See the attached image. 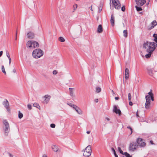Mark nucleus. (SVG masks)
<instances>
[{"mask_svg":"<svg viewBox=\"0 0 157 157\" xmlns=\"http://www.w3.org/2000/svg\"><path fill=\"white\" fill-rule=\"evenodd\" d=\"M8 59H9V64H10V63H11V58H10Z\"/></svg>","mask_w":157,"mask_h":157,"instance_id":"obj_54","label":"nucleus"},{"mask_svg":"<svg viewBox=\"0 0 157 157\" xmlns=\"http://www.w3.org/2000/svg\"><path fill=\"white\" fill-rule=\"evenodd\" d=\"M103 31V29L102 25H99L97 29V32L98 33H101Z\"/></svg>","mask_w":157,"mask_h":157,"instance_id":"obj_19","label":"nucleus"},{"mask_svg":"<svg viewBox=\"0 0 157 157\" xmlns=\"http://www.w3.org/2000/svg\"><path fill=\"white\" fill-rule=\"evenodd\" d=\"M153 36L154 38L153 40L155 42L157 41V34H154L153 35Z\"/></svg>","mask_w":157,"mask_h":157,"instance_id":"obj_31","label":"nucleus"},{"mask_svg":"<svg viewBox=\"0 0 157 157\" xmlns=\"http://www.w3.org/2000/svg\"><path fill=\"white\" fill-rule=\"evenodd\" d=\"M135 1L137 6H142L146 3V1L145 0H135Z\"/></svg>","mask_w":157,"mask_h":157,"instance_id":"obj_9","label":"nucleus"},{"mask_svg":"<svg viewBox=\"0 0 157 157\" xmlns=\"http://www.w3.org/2000/svg\"><path fill=\"white\" fill-rule=\"evenodd\" d=\"M124 36L125 37H127L128 36V33L127 30H124L123 32Z\"/></svg>","mask_w":157,"mask_h":157,"instance_id":"obj_25","label":"nucleus"},{"mask_svg":"<svg viewBox=\"0 0 157 157\" xmlns=\"http://www.w3.org/2000/svg\"><path fill=\"white\" fill-rule=\"evenodd\" d=\"M105 119L106 120H107L108 121L110 120V119L109 118L107 117H105Z\"/></svg>","mask_w":157,"mask_h":157,"instance_id":"obj_55","label":"nucleus"},{"mask_svg":"<svg viewBox=\"0 0 157 157\" xmlns=\"http://www.w3.org/2000/svg\"><path fill=\"white\" fill-rule=\"evenodd\" d=\"M74 109L79 114H82V112L81 109L78 106H76L74 108Z\"/></svg>","mask_w":157,"mask_h":157,"instance_id":"obj_14","label":"nucleus"},{"mask_svg":"<svg viewBox=\"0 0 157 157\" xmlns=\"http://www.w3.org/2000/svg\"><path fill=\"white\" fill-rule=\"evenodd\" d=\"M96 92L97 93H99L101 91V88H100L99 87H97L96 88Z\"/></svg>","mask_w":157,"mask_h":157,"instance_id":"obj_30","label":"nucleus"},{"mask_svg":"<svg viewBox=\"0 0 157 157\" xmlns=\"http://www.w3.org/2000/svg\"><path fill=\"white\" fill-rule=\"evenodd\" d=\"M3 104L5 108L7 109V111L9 112L10 110V109L8 101L7 100H6L5 101H3Z\"/></svg>","mask_w":157,"mask_h":157,"instance_id":"obj_10","label":"nucleus"},{"mask_svg":"<svg viewBox=\"0 0 157 157\" xmlns=\"http://www.w3.org/2000/svg\"><path fill=\"white\" fill-rule=\"evenodd\" d=\"M113 112L116 114H118L119 115L121 114V110L117 109V106L116 105H114L113 106Z\"/></svg>","mask_w":157,"mask_h":157,"instance_id":"obj_11","label":"nucleus"},{"mask_svg":"<svg viewBox=\"0 0 157 157\" xmlns=\"http://www.w3.org/2000/svg\"><path fill=\"white\" fill-rule=\"evenodd\" d=\"M55 126L56 125L54 124H50V127L52 128H55Z\"/></svg>","mask_w":157,"mask_h":157,"instance_id":"obj_42","label":"nucleus"},{"mask_svg":"<svg viewBox=\"0 0 157 157\" xmlns=\"http://www.w3.org/2000/svg\"><path fill=\"white\" fill-rule=\"evenodd\" d=\"M138 145L136 143H132L130 144L129 150L130 151H134L135 149H136Z\"/></svg>","mask_w":157,"mask_h":157,"instance_id":"obj_7","label":"nucleus"},{"mask_svg":"<svg viewBox=\"0 0 157 157\" xmlns=\"http://www.w3.org/2000/svg\"><path fill=\"white\" fill-rule=\"evenodd\" d=\"M67 105H68L72 107L74 109L75 108V107L76 106V105H74L73 104H72L71 103L68 102L67 103Z\"/></svg>","mask_w":157,"mask_h":157,"instance_id":"obj_23","label":"nucleus"},{"mask_svg":"<svg viewBox=\"0 0 157 157\" xmlns=\"http://www.w3.org/2000/svg\"><path fill=\"white\" fill-rule=\"evenodd\" d=\"M44 54V52L39 48L36 49L33 52V57L35 59H38L42 56Z\"/></svg>","mask_w":157,"mask_h":157,"instance_id":"obj_2","label":"nucleus"},{"mask_svg":"<svg viewBox=\"0 0 157 157\" xmlns=\"http://www.w3.org/2000/svg\"><path fill=\"white\" fill-rule=\"evenodd\" d=\"M69 91L70 92V95L71 97H74L75 96L74 94V89L73 88H69Z\"/></svg>","mask_w":157,"mask_h":157,"instance_id":"obj_17","label":"nucleus"},{"mask_svg":"<svg viewBox=\"0 0 157 157\" xmlns=\"http://www.w3.org/2000/svg\"><path fill=\"white\" fill-rule=\"evenodd\" d=\"M156 47L157 44L154 42L147 41L143 45V47L146 49L147 52H153Z\"/></svg>","mask_w":157,"mask_h":157,"instance_id":"obj_1","label":"nucleus"},{"mask_svg":"<svg viewBox=\"0 0 157 157\" xmlns=\"http://www.w3.org/2000/svg\"><path fill=\"white\" fill-rule=\"evenodd\" d=\"M6 56L8 57V59L10 58L9 54L8 52H6Z\"/></svg>","mask_w":157,"mask_h":157,"instance_id":"obj_47","label":"nucleus"},{"mask_svg":"<svg viewBox=\"0 0 157 157\" xmlns=\"http://www.w3.org/2000/svg\"><path fill=\"white\" fill-rule=\"evenodd\" d=\"M149 95H147V96H150V97H151V96L153 95V94L152 93V90H151L148 93Z\"/></svg>","mask_w":157,"mask_h":157,"instance_id":"obj_39","label":"nucleus"},{"mask_svg":"<svg viewBox=\"0 0 157 157\" xmlns=\"http://www.w3.org/2000/svg\"><path fill=\"white\" fill-rule=\"evenodd\" d=\"M33 106L35 107H36L39 109H40V106L37 103H34L33 104Z\"/></svg>","mask_w":157,"mask_h":157,"instance_id":"obj_29","label":"nucleus"},{"mask_svg":"<svg viewBox=\"0 0 157 157\" xmlns=\"http://www.w3.org/2000/svg\"><path fill=\"white\" fill-rule=\"evenodd\" d=\"M152 24L154 26H152L151 27V28H153L154 27V26H156L157 25V22L156 21H153L152 23Z\"/></svg>","mask_w":157,"mask_h":157,"instance_id":"obj_27","label":"nucleus"},{"mask_svg":"<svg viewBox=\"0 0 157 157\" xmlns=\"http://www.w3.org/2000/svg\"><path fill=\"white\" fill-rule=\"evenodd\" d=\"M123 155H124L126 157H132L127 152L124 153Z\"/></svg>","mask_w":157,"mask_h":157,"instance_id":"obj_36","label":"nucleus"},{"mask_svg":"<svg viewBox=\"0 0 157 157\" xmlns=\"http://www.w3.org/2000/svg\"><path fill=\"white\" fill-rule=\"evenodd\" d=\"M110 21L111 25L113 26L114 25L115 17L113 14H112L111 15Z\"/></svg>","mask_w":157,"mask_h":157,"instance_id":"obj_13","label":"nucleus"},{"mask_svg":"<svg viewBox=\"0 0 157 157\" xmlns=\"http://www.w3.org/2000/svg\"><path fill=\"white\" fill-rule=\"evenodd\" d=\"M147 73L150 76H152L153 75V71L150 68H148L147 69Z\"/></svg>","mask_w":157,"mask_h":157,"instance_id":"obj_21","label":"nucleus"},{"mask_svg":"<svg viewBox=\"0 0 157 157\" xmlns=\"http://www.w3.org/2000/svg\"><path fill=\"white\" fill-rule=\"evenodd\" d=\"M59 41L61 42H64L65 41V40L64 39L62 36L60 37L59 38Z\"/></svg>","mask_w":157,"mask_h":157,"instance_id":"obj_28","label":"nucleus"},{"mask_svg":"<svg viewBox=\"0 0 157 157\" xmlns=\"http://www.w3.org/2000/svg\"><path fill=\"white\" fill-rule=\"evenodd\" d=\"M27 107H28V108L29 109H32V106H31V105L30 104H28V105H27Z\"/></svg>","mask_w":157,"mask_h":157,"instance_id":"obj_46","label":"nucleus"},{"mask_svg":"<svg viewBox=\"0 0 157 157\" xmlns=\"http://www.w3.org/2000/svg\"><path fill=\"white\" fill-rule=\"evenodd\" d=\"M129 104L130 106H132L133 104L132 102L131 101H129Z\"/></svg>","mask_w":157,"mask_h":157,"instance_id":"obj_50","label":"nucleus"},{"mask_svg":"<svg viewBox=\"0 0 157 157\" xmlns=\"http://www.w3.org/2000/svg\"><path fill=\"white\" fill-rule=\"evenodd\" d=\"M136 117H139V115L138 114V111L137 112H136Z\"/></svg>","mask_w":157,"mask_h":157,"instance_id":"obj_56","label":"nucleus"},{"mask_svg":"<svg viewBox=\"0 0 157 157\" xmlns=\"http://www.w3.org/2000/svg\"><path fill=\"white\" fill-rule=\"evenodd\" d=\"M156 44H157V41L156 42Z\"/></svg>","mask_w":157,"mask_h":157,"instance_id":"obj_64","label":"nucleus"},{"mask_svg":"<svg viewBox=\"0 0 157 157\" xmlns=\"http://www.w3.org/2000/svg\"><path fill=\"white\" fill-rule=\"evenodd\" d=\"M32 41H28L26 44L27 48H32Z\"/></svg>","mask_w":157,"mask_h":157,"instance_id":"obj_20","label":"nucleus"},{"mask_svg":"<svg viewBox=\"0 0 157 157\" xmlns=\"http://www.w3.org/2000/svg\"><path fill=\"white\" fill-rule=\"evenodd\" d=\"M2 72L5 74H6V72L5 71V68L4 66H2Z\"/></svg>","mask_w":157,"mask_h":157,"instance_id":"obj_34","label":"nucleus"},{"mask_svg":"<svg viewBox=\"0 0 157 157\" xmlns=\"http://www.w3.org/2000/svg\"><path fill=\"white\" fill-rule=\"evenodd\" d=\"M89 9H90V10L91 11H93V9H92V6H91L90 7H89Z\"/></svg>","mask_w":157,"mask_h":157,"instance_id":"obj_53","label":"nucleus"},{"mask_svg":"<svg viewBox=\"0 0 157 157\" xmlns=\"http://www.w3.org/2000/svg\"><path fill=\"white\" fill-rule=\"evenodd\" d=\"M8 154L10 157H13V155L10 153H8Z\"/></svg>","mask_w":157,"mask_h":157,"instance_id":"obj_49","label":"nucleus"},{"mask_svg":"<svg viewBox=\"0 0 157 157\" xmlns=\"http://www.w3.org/2000/svg\"><path fill=\"white\" fill-rule=\"evenodd\" d=\"M102 7L101 6H100L98 7V11L99 12H100L102 10Z\"/></svg>","mask_w":157,"mask_h":157,"instance_id":"obj_41","label":"nucleus"},{"mask_svg":"<svg viewBox=\"0 0 157 157\" xmlns=\"http://www.w3.org/2000/svg\"><path fill=\"white\" fill-rule=\"evenodd\" d=\"M90 133V131H87L86 132V133L87 134H89Z\"/></svg>","mask_w":157,"mask_h":157,"instance_id":"obj_58","label":"nucleus"},{"mask_svg":"<svg viewBox=\"0 0 157 157\" xmlns=\"http://www.w3.org/2000/svg\"><path fill=\"white\" fill-rule=\"evenodd\" d=\"M91 146L89 145L85 148L83 155L85 157H89L91 155Z\"/></svg>","mask_w":157,"mask_h":157,"instance_id":"obj_4","label":"nucleus"},{"mask_svg":"<svg viewBox=\"0 0 157 157\" xmlns=\"http://www.w3.org/2000/svg\"><path fill=\"white\" fill-rule=\"evenodd\" d=\"M111 149H112V150L113 151V154H114V155H115V157H118V155L116 154V153L115 151L114 150V148H111Z\"/></svg>","mask_w":157,"mask_h":157,"instance_id":"obj_32","label":"nucleus"},{"mask_svg":"<svg viewBox=\"0 0 157 157\" xmlns=\"http://www.w3.org/2000/svg\"><path fill=\"white\" fill-rule=\"evenodd\" d=\"M94 101L95 102L97 103L98 102V99H96Z\"/></svg>","mask_w":157,"mask_h":157,"instance_id":"obj_52","label":"nucleus"},{"mask_svg":"<svg viewBox=\"0 0 157 157\" xmlns=\"http://www.w3.org/2000/svg\"><path fill=\"white\" fill-rule=\"evenodd\" d=\"M125 78L126 79H128L129 78V70L127 68H126L125 71Z\"/></svg>","mask_w":157,"mask_h":157,"instance_id":"obj_18","label":"nucleus"},{"mask_svg":"<svg viewBox=\"0 0 157 157\" xmlns=\"http://www.w3.org/2000/svg\"><path fill=\"white\" fill-rule=\"evenodd\" d=\"M13 72L15 73L16 72V70L15 69H14L13 70Z\"/></svg>","mask_w":157,"mask_h":157,"instance_id":"obj_57","label":"nucleus"},{"mask_svg":"<svg viewBox=\"0 0 157 157\" xmlns=\"http://www.w3.org/2000/svg\"><path fill=\"white\" fill-rule=\"evenodd\" d=\"M111 92H112V93L113 94H114V92L113 91V90H111Z\"/></svg>","mask_w":157,"mask_h":157,"instance_id":"obj_63","label":"nucleus"},{"mask_svg":"<svg viewBox=\"0 0 157 157\" xmlns=\"http://www.w3.org/2000/svg\"><path fill=\"white\" fill-rule=\"evenodd\" d=\"M146 102L145 104V108L148 109L150 107L151 101L150 96H146L145 97Z\"/></svg>","mask_w":157,"mask_h":157,"instance_id":"obj_6","label":"nucleus"},{"mask_svg":"<svg viewBox=\"0 0 157 157\" xmlns=\"http://www.w3.org/2000/svg\"><path fill=\"white\" fill-rule=\"evenodd\" d=\"M125 8L124 6H123L121 7V10L122 11L124 12L125 10Z\"/></svg>","mask_w":157,"mask_h":157,"instance_id":"obj_43","label":"nucleus"},{"mask_svg":"<svg viewBox=\"0 0 157 157\" xmlns=\"http://www.w3.org/2000/svg\"><path fill=\"white\" fill-rule=\"evenodd\" d=\"M111 1L114 8L117 10H119L121 7V5L118 0H110Z\"/></svg>","mask_w":157,"mask_h":157,"instance_id":"obj_5","label":"nucleus"},{"mask_svg":"<svg viewBox=\"0 0 157 157\" xmlns=\"http://www.w3.org/2000/svg\"><path fill=\"white\" fill-rule=\"evenodd\" d=\"M58 72L56 70H54L53 71V75H55L57 74Z\"/></svg>","mask_w":157,"mask_h":157,"instance_id":"obj_44","label":"nucleus"},{"mask_svg":"<svg viewBox=\"0 0 157 157\" xmlns=\"http://www.w3.org/2000/svg\"><path fill=\"white\" fill-rule=\"evenodd\" d=\"M3 123L4 124L3 128L4 131L5 135L7 136L8 135L10 131L9 124L7 121L6 120L3 121Z\"/></svg>","mask_w":157,"mask_h":157,"instance_id":"obj_3","label":"nucleus"},{"mask_svg":"<svg viewBox=\"0 0 157 157\" xmlns=\"http://www.w3.org/2000/svg\"><path fill=\"white\" fill-rule=\"evenodd\" d=\"M115 99L116 100H118L119 99V97H116L115 98Z\"/></svg>","mask_w":157,"mask_h":157,"instance_id":"obj_59","label":"nucleus"},{"mask_svg":"<svg viewBox=\"0 0 157 157\" xmlns=\"http://www.w3.org/2000/svg\"><path fill=\"white\" fill-rule=\"evenodd\" d=\"M136 141L137 143L138 144V146H140V147H144L146 145L145 143L143 141V140L141 138H138Z\"/></svg>","mask_w":157,"mask_h":157,"instance_id":"obj_8","label":"nucleus"},{"mask_svg":"<svg viewBox=\"0 0 157 157\" xmlns=\"http://www.w3.org/2000/svg\"><path fill=\"white\" fill-rule=\"evenodd\" d=\"M39 46V44L38 42L35 41H32V48H34L36 47H38Z\"/></svg>","mask_w":157,"mask_h":157,"instance_id":"obj_15","label":"nucleus"},{"mask_svg":"<svg viewBox=\"0 0 157 157\" xmlns=\"http://www.w3.org/2000/svg\"><path fill=\"white\" fill-rule=\"evenodd\" d=\"M135 7L136 8V10L138 11H140L142 10V9L141 7H139L138 6H136Z\"/></svg>","mask_w":157,"mask_h":157,"instance_id":"obj_35","label":"nucleus"},{"mask_svg":"<svg viewBox=\"0 0 157 157\" xmlns=\"http://www.w3.org/2000/svg\"><path fill=\"white\" fill-rule=\"evenodd\" d=\"M128 100L130 101L131 99V95L130 93H129L128 95Z\"/></svg>","mask_w":157,"mask_h":157,"instance_id":"obj_40","label":"nucleus"},{"mask_svg":"<svg viewBox=\"0 0 157 157\" xmlns=\"http://www.w3.org/2000/svg\"><path fill=\"white\" fill-rule=\"evenodd\" d=\"M150 143L152 144H153V142L152 141H150Z\"/></svg>","mask_w":157,"mask_h":157,"instance_id":"obj_62","label":"nucleus"},{"mask_svg":"<svg viewBox=\"0 0 157 157\" xmlns=\"http://www.w3.org/2000/svg\"><path fill=\"white\" fill-rule=\"evenodd\" d=\"M118 151L120 152V153L123 155L124 153L123 152V151L121 150V147H118Z\"/></svg>","mask_w":157,"mask_h":157,"instance_id":"obj_37","label":"nucleus"},{"mask_svg":"<svg viewBox=\"0 0 157 157\" xmlns=\"http://www.w3.org/2000/svg\"><path fill=\"white\" fill-rule=\"evenodd\" d=\"M150 97V99H151V100L152 101H153L154 100V97H153V96H151V97Z\"/></svg>","mask_w":157,"mask_h":157,"instance_id":"obj_48","label":"nucleus"},{"mask_svg":"<svg viewBox=\"0 0 157 157\" xmlns=\"http://www.w3.org/2000/svg\"><path fill=\"white\" fill-rule=\"evenodd\" d=\"M3 53V51H1L0 52V57L2 55Z\"/></svg>","mask_w":157,"mask_h":157,"instance_id":"obj_51","label":"nucleus"},{"mask_svg":"<svg viewBox=\"0 0 157 157\" xmlns=\"http://www.w3.org/2000/svg\"><path fill=\"white\" fill-rule=\"evenodd\" d=\"M78 5L76 4H75L73 5V12H75L76 9L77 8Z\"/></svg>","mask_w":157,"mask_h":157,"instance_id":"obj_26","label":"nucleus"},{"mask_svg":"<svg viewBox=\"0 0 157 157\" xmlns=\"http://www.w3.org/2000/svg\"><path fill=\"white\" fill-rule=\"evenodd\" d=\"M52 148L55 152L57 151L58 150V147L56 146L55 145H53L52 146Z\"/></svg>","mask_w":157,"mask_h":157,"instance_id":"obj_22","label":"nucleus"},{"mask_svg":"<svg viewBox=\"0 0 157 157\" xmlns=\"http://www.w3.org/2000/svg\"><path fill=\"white\" fill-rule=\"evenodd\" d=\"M17 31H16V40H17Z\"/></svg>","mask_w":157,"mask_h":157,"instance_id":"obj_60","label":"nucleus"},{"mask_svg":"<svg viewBox=\"0 0 157 157\" xmlns=\"http://www.w3.org/2000/svg\"><path fill=\"white\" fill-rule=\"evenodd\" d=\"M43 157H47V156L46 155L44 154L43 155Z\"/></svg>","mask_w":157,"mask_h":157,"instance_id":"obj_61","label":"nucleus"},{"mask_svg":"<svg viewBox=\"0 0 157 157\" xmlns=\"http://www.w3.org/2000/svg\"><path fill=\"white\" fill-rule=\"evenodd\" d=\"M23 117V114L21 113L20 111H19L18 117L20 119H21Z\"/></svg>","mask_w":157,"mask_h":157,"instance_id":"obj_33","label":"nucleus"},{"mask_svg":"<svg viewBox=\"0 0 157 157\" xmlns=\"http://www.w3.org/2000/svg\"><path fill=\"white\" fill-rule=\"evenodd\" d=\"M44 98H45L44 100L45 102L47 104L49 102L51 98V96H50L48 95H46L44 96Z\"/></svg>","mask_w":157,"mask_h":157,"instance_id":"obj_16","label":"nucleus"},{"mask_svg":"<svg viewBox=\"0 0 157 157\" xmlns=\"http://www.w3.org/2000/svg\"><path fill=\"white\" fill-rule=\"evenodd\" d=\"M127 128L129 129H130V131H131V133H130V134H131L132 133V128L130 126H128L127 127Z\"/></svg>","mask_w":157,"mask_h":157,"instance_id":"obj_45","label":"nucleus"},{"mask_svg":"<svg viewBox=\"0 0 157 157\" xmlns=\"http://www.w3.org/2000/svg\"><path fill=\"white\" fill-rule=\"evenodd\" d=\"M65 22L66 23H69L70 21L69 17H67L65 19Z\"/></svg>","mask_w":157,"mask_h":157,"instance_id":"obj_38","label":"nucleus"},{"mask_svg":"<svg viewBox=\"0 0 157 157\" xmlns=\"http://www.w3.org/2000/svg\"><path fill=\"white\" fill-rule=\"evenodd\" d=\"M27 37L29 39H33L35 36L34 34L32 32H29L27 34Z\"/></svg>","mask_w":157,"mask_h":157,"instance_id":"obj_12","label":"nucleus"},{"mask_svg":"<svg viewBox=\"0 0 157 157\" xmlns=\"http://www.w3.org/2000/svg\"><path fill=\"white\" fill-rule=\"evenodd\" d=\"M148 52V54H146L145 55V57L147 58H150L151 57V53L152 52Z\"/></svg>","mask_w":157,"mask_h":157,"instance_id":"obj_24","label":"nucleus"}]
</instances>
